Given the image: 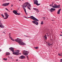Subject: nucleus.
Returning <instances> with one entry per match:
<instances>
[{"label":"nucleus","mask_w":62,"mask_h":62,"mask_svg":"<svg viewBox=\"0 0 62 62\" xmlns=\"http://www.w3.org/2000/svg\"><path fill=\"white\" fill-rule=\"evenodd\" d=\"M28 18H31V19H32V20H34L31 22L32 23H34L36 25H38L39 24V23L37 21L39 22V20L37 18H36L34 17L31 16H30V17H29Z\"/></svg>","instance_id":"1"},{"label":"nucleus","mask_w":62,"mask_h":62,"mask_svg":"<svg viewBox=\"0 0 62 62\" xmlns=\"http://www.w3.org/2000/svg\"><path fill=\"white\" fill-rule=\"evenodd\" d=\"M15 41L17 42L21 45H25L26 44L24 43L23 42V40L22 39L17 38V39H15Z\"/></svg>","instance_id":"2"},{"label":"nucleus","mask_w":62,"mask_h":62,"mask_svg":"<svg viewBox=\"0 0 62 62\" xmlns=\"http://www.w3.org/2000/svg\"><path fill=\"white\" fill-rule=\"evenodd\" d=\"M24 5H22V6H23L22 7L23 8L26 15H27L28 14L27 13H26V9L25 8H26V7H27V6L28 5V2H26L24 3Z\"/></svg>","instance_id":"3"},{"label":"nucleus","mask_w":62,"mask_h":62,"mask_svg":"<svg viewBox=\"0 0 62 62\" xmlns=\"http://www.w3.org/2000/svg\"><path fill=\"white\" fill-rule=\"evenodd\" d=\"M52 7L53 8H60V5H57L56 4H54V6H52Z\"/></svg>","instance_id":"4"},{"label":"nucleus","mask_w":62,"mask_h":62,"mask_svg":"<svg viewBox=\"0 0 62 62\" xmlns=\"http://www.w3.org/2000/svg\"><path fill=\"white\" fill-rule=\"evenodd\" d=\"M33 2L34 4L36 5L37 6L40 5V4H38V1L37 0H33Z\"/></svg>","instance_id":"5"},{"label":"nucleus","mask_w":62,"mask_h":62,"mask_svg":"<svg viewBox=\"0 0 62 62\" xmlns=\"http://www.w3.org/2000/svg\"><path fill=\"white\" fill-rule=\"evenodd\" d=\"M23 54L25 55H28V54L29 53V52L25 50L23 51Z\"/></svg>","instance_id":"6"},{"label":"nucleus","mask_w":62,"mask_h":62,"mask_svg":"<svg viewBox=\"0 0 62 62\" xmlns=\"http://www.w3.org/2000/svg\"><path fill=\"white\" fill-rule=\"evenodd\" d=\"M4 14L5 16V18H4V19H8V16H9V15L7 13H4Z\"/></svg>","instance_id":"7"},{"label":"nucleus","mask_w":62,"mask_h":62,"mask_svg":"<svg viewBox=\"0 0 62 62\" xmlns=\"http://www.w3.org/2000/svg\"><path fill=\"white\" fill-rule=\"evenodd\" d=\"M13 13H14V14L16 15H21L20 13L18 14V13H17V12L15 10H13Z\"/></svg>","instance_id":"8"},{"label":"nucleus","mask_w":62,"mask_h":62,"mask_svg":"<svg viewBox=\"0 0 62 62\" xmlns=\"http://www.w3.org/2000/svg\"><path fill=\"white\" fill-rule=\"evenodd\" d=\"M13 54H15L16 55H18L19 54V52H13Z\"/></svg>","instance_id":"9"},{"label":"nucleus","mask_w":62,"mask_h":62,"mask_svg":"<svg viewBox=\"0 0 62 62\" xmlns=\"http://www.w3.org/2000/svg\"><path fill=\"white\" fill-rule=\"evenodd\" d=\"M9 49L11 51H12V52H13L14 51V48L13 47H11L9 48Z\"/></svg>","instance_id":"10"},{"label":"nucleus","mask_w":62,"mask_h":62,"mask_svg":"<svg viewBox=\"0 0 62 62\" xmlns=\"http://www.w3.org/2000/svg\"><path fill=\"white\" fill-rule=\"evenodd\" d=\"M9 4V3H6L3 4L2 5V6H8Z\"/></svg>","instance_id":"11"},{"label":"nucleus","mask_w":62,"mask_h":62,"mask_svg":"<svg viewBox=\"0 0 62 62\" xmlns=\"http://www.w3.org/2000/svg\"><path fill=\"white\" fill-rule=\"evenodd\" d=\"M19 58L23 59L25 58V56L23 55H21V56L19 57Z\"/></svg>","instance_id":"12"},{"label":"nucleus","mask_w":62,"mask_h":62,"mask_svg":"<svg viewBox=\"0 0 62 62\" xmlns=\"http://www.w3.org/2000/svg\"><path fill=\"white\" fill-rule=\"evenodd\" d=\"M33 9L34 10H35L37 12V13H38L39 12V9H37L35 8H33Z\"/></svg>","instance_id":"13"},{"label":"nucleus","mask_w":62,"mask_h":62,"mask_svg":"<svg viewBox=\"0 0 62 62\" xmlns=\"http://www.w3.org/2000/svg\"><path fill=\"white\" fill-rule=\"evenodd\" d=\"M55 10V9L53 8H51V9H50V10L51 12H52L53 11H54Z\"/></svg>","instance_id":"14"},{"label":"nucleus","mask_w":62,"mask_h":62,"mask_svg":"<svg viewBox=\"0 0 62 62\" xmlns=\"http://www.w3.org/2000/svg\"><path fill=\"white\" fill-rule=\"evenodd\" d=\"M9 37L10 39H11V40H13V41H15V40H14V39H13L12 38V37L10 36H11V35H10V33L9 34Z\"/></svg>","instance_id":"15"},{"label":"nucleus","mask_w":62,"mask_h":62,"mask_svg":"<svg viewBox=\"0 0 62 62\" xmlns=\"http://www.w3.org/2000/svg\"><path fill=\"white\" fill-rule=\"evenodd\" d=\"M10 53L8 52H7L6 54V55H10Z\"/></svg>","instance_id":"16"},{"label":"nucleus","mask_w":62,"mask_h":62,"mask_svg":"<svg viewBox=\"0 0 62 62\" xmlns=\"http://www.w3.org/2000/svg\"><path fill=\"white\" fill-rule=\"evenodd\" d=\"M61 9H60L57 12L58 14H60V12L61 11Z\"/></svg>","instance_id":"17"},{"label":"nucleus","mask_w":62,"mask_h":62,"mask_svg":"<svg viewBox=\"0 0 62 62\" xmlns=\"http://www.w3.org/2000/svg\"><path fill=\"white\" fill-rule=\"evenodd\" d=\"M0 27L1 28H4V25H3L2 24L0 25Z\"/></svg>","instance_id":"18"},{"label":"nucleus","mask_w":62,"mask_h":62,"mask_svg":"<svg viewBox=\"0 0 62 62\" xmlns=\"http://www.w3.org/2000/svg\"><path fill=\"white\" fill-rule=\"evenodd\" d=\"M44 38L46 40H47V35H45V36H44Z\"/></svg>","instance_id":"19"},{"label":"nucleus","mask_w":62,"mask_h":62,"mask_svg":"<svg viewBox=\"0 0 62 62\" xmlns=\"http://www.w3.org/2000/svg\"><path fill=\"white\" fill-rule=\"evenodd\" d=\"M34 48H35V49H37V50L38 48H39V47L37 46L36 47H35Z\"/></svg>","instance_id":"20"},{"label":"nucleus","mask_w":62,"mask_h":62,"mask_svg":"<svg viewBox=\"0 0 62 62\" xmlns=\"http://www.w3.org/2000/svg\"><path fill=\"white\" fill-rule=\"evenodd\" d=\"M29 3H28V6H29V7H31V4H29Z\"/></svg>","instance_id":"21"},{"label":"nucleus","mask_w":62,"mask_h":62,"mask_svg":"<svg viewBox=\"0 0 62 62\" xmlns=\"http://www.w3.org/2000/svg\"><path fill=\"white\" fill-rule=\"evenodd\" d=\"M50 7H53V4H51L50 5Z\"/></svg>","instance_id":"22"},{"label":"nucleus","mask_w":62,"mask_h":62,"mask_svg":"<svg viewBox=\"0 0 62 62\" xmlns=\"http://www.w3.org/2000/svg\"><path fill=\"white\" fill-rule=\"evenodd\" d=\"M48 43V45H49V46H50L51 45H52V44H49V43Z\"/></svg>","instance_id":"23"},{"label":"nucleus","mask_w":62,"mask_h":62,"mask_svg":"<svg viewBox=\"0 0 62 62\" xmlns=\"http://www.w3.org/2000/svg\"><path fill=\"white\" fill-rule=\"evenodd\" d=\"M1 15L2 16V17L3 18H4V17H5L3 14H1Z\"/></svg>","instance_id":"24"},{"label":"nucleus","mask_w":62,"mask_h":62,"mask_svg":"<svg viewBox=\"0 0 62 62\" xmlns=\"http://www.w3.org/2000/svg\"><path fill=\"white\" fill-rule=\"evenodd\" d=\"M26 57L27 58V60H29V58H28V56H26Z\"/></svg>","instance_id":"25"},{"label":"nucleus","mask_w":62,"mask_h":62,"mask_svg":"<svg viewBox=\"0 0 62 62\" xmlns=\"http://www.w3.org/2000/svg\"><path fill=\"white\" fill-rule=\"evenodd\" d=\"M41 24H43V21H42L41 22Z\"/></svg>","instance_id":"26"},{"label":"nucleus","mask_w":62,"mask_h":62,"mask_svg":"<svg viewBox=\"0 0 62 62\" xmlns=\"http://www.w3.org/2000/svg\"><path fill=\"white\" fill-rule=\"evenodd\" d=\"M28 8V9H31V8H30V7L28 6H27Z\"/></svg>","instance_id":"27"},{"label":"nucleus","mask_w":62,"mask_h":62,"mask_svg":"<svg viewBox=\"0 0 62 62\" xmlns=\"http://www.w3.org/2000/svg\"><path fill=\"white\" fill-rule=\"evenodd\" d=\"M2 23L1 22V21H0V24H2Z\"/></svg>","instance_id":"28"},{"label":"nucleus","mask_w":62,"mask_h":62,"mask_svg":"<svg viewBox=\"0 0 62 62\" xmlns=\"http://www.w3.org/2000/svg\"><path fill=\"white\" fill-rule=\"evenodd\" d=\"M58 55L59 56H61V55L60 54H58Z\"/></svg>","instance_id":"29"},{"label":"nucleus","mask_w":62,"mask_h":62,"mask_svg":"<svg viewBox=\"0 0 62 62\" xmlns=\"http://www.w3.org/2000/svg\"><path fill=\"white\" fill-rule=\"evenodd\" d=\"M60 61L61 62H62V59H61V61Z\"/></svg>","instance_id":"30"},{"label":"nucleus","mask_w":62,"mask_h":62,"mask_svg":"<svg viewBox=\"0 0 62 62\" xmlns=\"http://www.w3.org/2000/svg\"><path fill=\"white\" fill-rule=\"evenodd\" d=\"M3 60H6V59L5 58H4L3 59Z\"/></svg>","instance_id":"31"},{"label":"nucleus","mask_w":62,"mask_h":62,"mask_svg":"<svg viewBox=\"0 0 62 62\" xmlns=\"http://www.w3.org/2000/svg\"><path fill=\"white\" fill-rule=\"evenodd\" d=\"M13 5L12 4L11 6V7H13Z\"/></svg>","instance_id":"32"},{"label":"nucleus","mask_w":62,"mask_h":62,"mask_svg":"<svg viewBox=\"0 0 62 62\" xmlns=\"http://www.w3.org/2000/svg\"><path fill=\"white\" fill-rule=\"evenodd\" d=\"M5 9H6V10H8V9H7V8H6Z\"/></svg>","instance_id":"33"},{"label":"nucleus","mask_w":62,"mask_h":62,"mask_svg":"<svg viewBox=\"0 0 62 62\" xmlns=\"http://www.w3.org/2000/svg\"><path fill=\"white\" fill-rule=\"evenodd\" d=\"M25 36V37H29V38H30V37H28L26 36Z\"/></svg>","instance_id":"34"},{"label":"nucleus","mask_w":62,"mask_h":62,"mask_svg":"<svg viewBox=\"0 0 62 62\" xmlns=\"http://www.w3.org/2000/svg\"><path fill=\"white\" fill-rule=\"evenodd\" d=\"M7 11H9V12H10V11H9L8 10H7Z\"/></svg>","instance_id":"35"},{"label":"nucleus","mask_w":62,"mask_h":62,"mask_svg":"<svg viewBox=\"0 0 62 62\" xmlns=\"http://www.w3.org/2000/svg\"><path fill=\"white\" fill-rule=\"evenodd\" d=\"M16 61H18V59H17L16 60Z\"/></svg>","instance_id":"36"},{"label":"nucleus","mask_w":62,"mask_h":62,"mask_svg":"<svg viewBox=\"0 0 62 62\" xmlns=\"http://www.w3.org/2000/svg\"><path fill=\"white\" fill-rule=\"evenodd\" d=\"M6 61H7V58L6 59Z\"/></svg>","instance_id":"37"},{"label":"nucleus","mask_w":62,"mask_h":62,"mask_svg":"<svg viewBox=\"0 0 62 62\" xmlns=\"http://www.w3.org/2000/svg\"><path fill=\"white\" fill-rule=\"evenodd\" d=\"M60 36H62V35H60Z\"/></svg>","instance_id":"38"},{"label":"nucleus","mask_w":62,"mask_h":62,"mask_svg":"<svg viewBox=\"0 0 62 62\" xmlns=\"http://www.w3.org/2000/svg\"><path fill=\"white\" fill-rule=\"evenodd\" d=\"M43 18H44V19H45V17H43Z\"/></svg>","instance_id":"39"},{"label":"nucleus","mask_w":62,"mask_h":62,"mask_svg":"<svg viewBox=\"0 0 62 62\" xmlns=\"http://www.w3.org/2000/svg\"><path fill=\"white\" fill-rule=\"evenodd\" d=\"M17 52H19V50H17Z\"/></svg>","instance_id":"40"},{"label":"nucleus","mask_w":62,"mask_h":62,"mask_svg":"<svg viewBox=\"0 0 62 62\" xmlns=\"http://www.w3.org/2000/svg\"><path fill=\"white\" fill-rule=\"evenodd\" d=\"M25 18H26V17L25 16H24Z\"/></svg>","instance_id":"41"},{"label":"nucleus","mask_w":62,"mask_h":62,"mask_svg":"<svg viewBox=\"0 0 62 62\" xmlns=\"http://www.w3.org/2000/svg\"><path fill=\"white\" fill-rule=\"evenodd\" d=\"M1 50L0 49V52H1Z\"/></svg>","instance_id":"42"},{"label":"nucleus","mask_w":62,"mask_h":62,"mask_svg":"<svg viewBox=\"0 0 62 62\" xmlns=\"http://www.w3.org/2000/svg\"><path fill=\"white\" fill-rule=\"evenodd\" d=\"M19 1H21V0H19Z\"/></svg>","instance_id":"43"},{"label":"nucleus","mask_w":62,"mask_h":62,"mask_svg":"<svg viewBox=\"0 0 62 62\" xmlns=\"http://www.w3.org/2000/svg\"><path fill=\"white\" fill-rule=\"evenodd\" d=\"M26 18L27 19H28V18H27V17H26Z\"/></svg>","instance_id":"44"},{"label":"nucleus","mask_w":62,"mask_h":62,"mask_svg":"<svg viewBox=\"0 0 62 62\" xmlns=\"http://www.w3.org/2000/svg\"><path fill=\"white\" fill-rule=\"evenodd\" d=\"M23 1H24L25 0H22Z\"/></svg>","instance_id":"45"},{"label":"nucleus","mask_w":62,"mask_h":62,"mask_svg":"<svg viewBox=\"0 0 62 62\" xmlns=\"http://www.w3.org/2000/svg\"><path fill=\"white\" fill-rule=\"evenodd\" d=\"M3 33H5V32H3Z\"/></svg>","instance_id":"46"},{"label":"nucleus","mask_w":62,"mask_h":62,"mask_svg":"<svg viewBox=\"0 0 62 62\" xmlns=\"http://www.w3.org/2000/svg\"><path fill=\"white\" fill-rule=\"evenodd\" d=\"M47 37H48L49 36V35H47Z\"/></svg>","instance_id":"47"},{"label":"nucleus","mask_w":62,"mask_h":62,"mask_svg":"<svg viewBox=\"0 0 62 62\" xmlns=\"http://www.w3.org/2000/svg\"><path fill=\"white\" fill-rule=\"evenodd\" d=\"M7 1H8L9 0H6Z\"/></svg>","instance_id":"48"},{"label":"nucleus","mask_w":62,"mask_h":62,"mask_svg":"<svg viewBox=\"0 0 62 62\" xmlns=\"http://www.w3.org/2000/svg\"><path fill=\"white\" fill-rule=\"evenodd\" d=\"M46 34H47V35H48V34L47 33H46Z\"/></svg>","instance_id":"49"},{"label":"nucleus","mask_w":62,"mask_h":62,"mask_svg":"<svg viewBox=\"0 0 62 62\" xmlns=\"http://www.w3.org/2000/svg\"><path fill=\"white\" fill-rule=\"evenodd\" d=\"M8 57H9V56Z\"/></svg>","instance_id":"50"}]
</instances>
